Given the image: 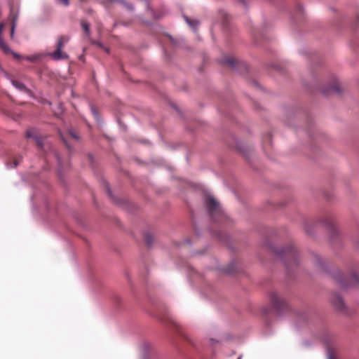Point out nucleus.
<instances>
[{
  "label": "nucleus",
  "instance_id": "412c9836",
  "mask_svg": "<svg viewBox=\"0 0 359 359\" xmlns=\"http://www.w3.org/2000/svg\"><path fill=\"white\" fill-rule=\"evenodd\" d=\"M316 263L320 266L323 263V260L320 257H316Z\"/></svg>",
  "mask_w": 359,
  "mask_h": 359
},
{
  "label": "nucleus",
  "instance_id": "dca6fc26",
  "mask_svg": "<svg viewBox=\"0 0 359 359\" xmlns=\"http://www.w3.org/2000/svg\"><path fill=\"white\" fill-rule=\"evenodd\" d=\"M154 238L151 233H146L144 236V241L147 245L150 246L153 243Z\"/></svg>",
  "mask_w": 359,
  "mask_h": 359
},
{
  "label": "nucleus",
  "instance_id": "1a4fd4ad",
  "mask_svg": "<svg viewBox=\"0 0 359 359\" xmlns=\"http://www.w3.org/2000/svg\"><path fill=\"white\" fill-rule=\"evenodd\" d=\"M322 92L325 95H328L332 93H339L341 92L340 86L337 79H334L332 83L327 88H322Z\"/></svg>",
  "mask_w": 359,
  "mask_h": 359
},
{
  "label": "nucleus",
  "instance_id": "39448f33",
  "mask_svg": "<svg viewBox=\"0 0 359 359\" xmlns=\"http://www.w3.org/2000/svg\"><path fill=\"white\" fill-rule=\"evenodd\" d=\"M271 304L278 311H280L287 306V302L285 299L280 297L276 292H271L269 295Z\"/></svg>",
  "mask_w": 359,
  "mask_h": 359
},
{
  "label": "nucleus",
  "instance_id": "4be33fe9",
  "mask_svg": "<svg viewBox=\"0 0 359 359\" xmlns=\"http://www.w3.org/2000/svg\"><path fill=\"white\" fill-rule=\"evenodd\" d=\"M19 160L18 159H15L13 161V168H15L18 164H19Z\"/></svg>",
  "mask_w": 359,
  "mask_h": 359
},
{
  "label": "nucleus",
  "instance_id": "6e6552de",
  "mask_svg": "<svg viewBox=\"0 0 359 359\" xmlns=\"http://www.w3.org/2000/svg\"><path fill=\"white\" fill-rule=\"evenodd\" d=\"M18 18L17 12L13 8L11 9V12L8 16V20L11 22V33L10 37L12 40L14 39L15 28L16 27V22Z\"/></svg>",
  "mask_w": 359,
  "mask_h": 359
},
{
  "label": "nucleus",
  "instance_id": "423d86ee",
  "mask_svg": "<svg viewBox=\"0 0 359 359\" xmlns=\"http://www.w3.org/2000/svg\"><path fill=\"white\" fill-rule=\"evenodd\" d=\"M323 222L325 226L327 228L329 233L332 238H334V236L338 235V231L336 226L334 218L332 215L325 216Z\"/></svg>",
  "mask_w": 359,
  "mask_h": 359
},
{
  "label": "nucleus",
  "instance_id": "f257e3e1",
  "mask_svg": "<svg viewBox=\"0 0 359 359\" xmlns=\"http://www.w3.org/2000/svg\"><path fill=\"white\" fill-rule=\"evenodd\" d=\"M275 252L287 268L298 264V252L292 245H289Z\"/></svg>",
  "mask_w": 359,
  "mask_h": 359
},
{
  "label": "nucleus",
  "instance_id": "0eeeda50",
  "mask_svg": "<svg viewBox=\"0 0 359 359\" xmlns=\"http://www.w3.org/2000/svg\"><path fill=\"white\" fill-rule=\"evenodd\" d=\"M25 137L27 138H32L39 147L43 145V139L39 136V132L36 129L29 128L27 130Z\"/></svg>",
  "mask_w": 359,
  "mask_h": 359
},
{
  "label": "nucleus",
  "instance_id": "4468645a",
  "mask_svg": "<svg viewBox=\"0 0 359 359\" xmlns=\"http://www.w3.org/2000/svg\"><path fill=\"white\" fill-rule=\"evenodd\" d=\"M185 20L187 22V24L193 29H196L198 25V22L197 20H190L187 17H185Z\"/></svg>",
  "mask_w": 359,
  "mask_h": 359
},
{
  "label": "nucleus",
  "instance_id": "5701e85b",
  "mask_svg": "<svg viewBox=\"0 0 359 359\" xmlns=\"http://www.w3.org/2000/svg\"><path fill=\"white\" fill-rule=\"evenodd\" d=\"M63 141L65 142V144L67 145V147H69V146L68 145V143L67 142V141L63 138Z\"/></svg>",
  "mask_w": 359,
  "mask_h": 359
},
{
  "label": "nucleus",
  "instance_id": "f8f14e48",
  "mask_svg": "<svg viewBox=\"0 0 359 359\" xmlns=\"http://www.w3.org/2000/svg\"><path fill=\"white\" fill-rule=\"evenodd\" d=\"M11 83L19 90L24 91L29 95H32V91L30 90H29L28 88H27L26 86L22 83H21L18 81L14 80V79L11 80Z\"/></svg>",
  "mask_w": 359,
  "mask_h": 359
},
{
  "label": "nucleus",
  "instance_id": "f3484780",
  "mask_svg": "<svg viewBox=\"0 0 359 359\" xmlns=\"http://www.w3.org/2000/svg\"><path fill=\"white\" fill-rule=\"evenodd\" d=\"M25 59L30 62H35L38 59V56H36V55L28 56V57H26Z\"/></svg>",
  "mask_w": 359,
  "mask_h": 359
},
{
  "label": "nucleus",
  "instance_id": "ddd939ff",
  "mask_svg": "<svg viewBox=\"0 0 359 359\" xmlns=\"http://www.w3.org/2000/svg\"><path fill=\"white\" fill-rule=\"evenodd\" d=\"M81 25L87 36L90 35V25L85 20L81 21Z\"/></svg>",
  "mask_w": 359,
  "mask_h": 359
},
{
  "label": "nucleus",
  "instance_id": "9d476101",
  "mask_svg": "<svg viewBox=\"0 0 359 359\" xmlns=\"http://www.w3.org/2000/svg\"><path fill=\"white\" fill-rule=\"evenodd\" d=\"M221 62L232 68L236 67L237 65L239 63L238 61L232 56H224L221 60Z\"/></svg>",
  "mask_w": 359,
  "mask_h": 359
},
{
  "label": "nucleus",
  "instance_id": "aec40b11",
  "mask_svg": "<svg viewBox=\"0 0 359 359\" xmlns=\"http://www.w3.org/2000/svg\"><path fill=\"white\" fill-rule=\"evenodd\" d=\"M69 135H70L72 138H74V140H78V139H79L78 135H77L75 133H74V132H72V131H71V132H69Z\"/></svg>",
  "mask_w": 359,
  "mask_h": 359
},
{
  "label": "nucleus",
  "instance_id": "20e7f679",
  "mask_svg": "<svg viewBox=\"0 0 359 359\" xmlns=\"http://www.w3.org/2000/svg\"><path fill=\"white\" fill-rule=\"evenodd\" d=\"M335 278L338 280L340 286L343 288H346L351 285H359V276L355 273H352L350 277H348L341 272H339L336 275Z\"/></svg>",
  "mask_w": 359,
  "mask_h": 359
},
{
  "label": "nucleus",
  "instance_id": "b1692460",
  "mask_svg": "<svg viewBox=\"0 0 359 359\" xmlns=\"http://www.w3.org/2000/svg\"><path fill=\"white\" fill-rule=\"evenodd\" d=\"M210 341H211L212 342L215 341H214V339H210Z\"/></svg>",
  "mask_w": 359,
  "mask_h": 359
},
{
  "label": "nucleus",
  "instance_id": "6ab92c4d",
  "mask_svg": "<svg viewBox=\"0 0 359 359\" xmlns=\"http://www.w3.org/2000/svg\"><path fill=\"white\" fill-rule=\"evenodd\" d=\"M58 2L64 4L65 6H69V0H57Z\"/></svg>",
  "mask_w": 359,
  "mask_h": 359
},
{
  "label": "nucleus",
  "instance_id": "f03ea898",
  "mask_svg": "<svg viewBox=\"0 0 359 359\" xmlns=\"http://www.w3.org/2000/svg\"><path fill=\"white\" fill-rule=\"evenodd\" d=\"M205 203L211 218L215 222L220 221V218L223 217V213L219 203L211 196H207Z\"/></svg>",
  "mask_w": 359,
  "mask_h": 359
},
{
  "label": "nucleus",
  "instance_id": "9b49d317",
  "mask_svg": "<svg viewBox=\"0 0 359 359\" xmlns=\"http://www.w3.org/2000/svg\"><path fill=\"white\" fill-rule=\"evenodd\" d=\"M332 302L336 309H337L339 311H343L345 308L344 303L341 297L337 294H334L332 295Z\"/></svg>",
  "mask_w": 359,
  "mask_h": 359
},
{
  "label": "nucleus",
  "instance_id": "a211bd4d",
  "mask_svg": "<svg viewBox=\"0 0 359 359\" xmlns=\"http://www.w3.org/2000/svg\"><path fill=\"white\" fill-rule=\"evenodd\" d=\"M219 13L222 18H223L224 23H225L226 22L227 14L225 13L224 11H221Z\"/></svg>",
  "mask_w": 359,
  "mask_h": 359
},
{
  "label": "nucleus",
  "instance_id": "2eb2a0df",
  "mask_svg": "<svg viewBox=\"0 0 359 359\" xmlns=\"http://www.w3.org/2000/svg\"><path fill=\"white\" fill-rule=\"evenodd\" d=\"M111 1H116L123 4L128 10H133V7L130 4L126 2L124 0H110Z\"/></svg>",
  "mask_w": 359,
  "mask_h": 359
},
{
  "label": "nucleus",
  "instance_id": "393cba45",
  "mask_svg": "<svg viewBox=\"0 0 359 359\" xmlns=\"http://www.w3.org/2000/svg\"><path fill=\"white\" fill-rule=\"evenodd\" d=\"M357 248H359V243L357 244Z\"/></svg>",
  "mask_w": 359,
  "mask_h": 359
},
{
  "label": "nucleus",
  "instance_id": "7ed1b4c3",
  "mask_svg": "<svg viewBox=\"0 0 359 359\" xmlns=\"http://www.w3.org/2000/svg\"><path fill=\"white\" fill-rule=\"evenodd\" d=\"M69 36L67 35H61L57 39L55 45L56 49L49 54V56L55 60H67L69 55L62 51V48L69 42Z\"/></svg>",
  "mask_w": 359,
  "mask_h": 359
}]
</instances>
